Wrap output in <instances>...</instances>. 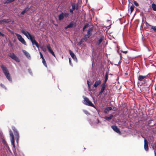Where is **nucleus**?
Instances as JSON below:
<instances>
[{
	"label": "nucleus",
	"instance_id": "nucleus-1",
	"mask_svg": "<svg viewBox=\"0 0 156 156\" xmlns=\"http://www.w3.org/2000/svg\"><path fill=\"white\" fill-rule=\"evenodd\" d=\"M0 67L2 69L3 72L6 78L9 81L12 82V78L7 68L5 66L3 65H1L0 66Z\"/></svg>",
	"mask_w": 156,
	"mask_h": 156
},
{
	"label": "nucleus",
	"instance_id": "nucleus-2",
	"mask_svg": "<svg viewBox=\"0 0 156 156\" xmlns=\"http://www.w3.org/2000/svg\"><path fill=\"white\" fill-rule=\"evenodd\" d=\"M21 32L28 39H30L31 42H32L35 39L34 37L31 35L27 31H26L22 29L21 30Z\"/></svg>",
	"mask_w": 156,
	"mask_h": 156
},
{
	"label": "nucleus",
	"instance_id": "nucleus-3",
	"mask_svg": "<svg viewBox=\"0 0 156 156\" xmlns=\"http://www.w3.org/2000/svg\"><path fill=\"white\" fill-rule=\"evenodd\" d=\"M84 100L83 102L84 104L86 105L95 108V106L93 104H92V102L90 100H89L87 98L85 97L84 98Z\"/></svg>",
	"mask_w": 156,
	"mask_h": 156
},
{
	"label": "nucleus",
	"instance_id": "nucleus-4",
	"mask_svg": "<svg viewBox=\"0 0 156 156\" xmlns=\"http://www.w3.org/2000/svg\"><path fill=\"white\" fill-rule=\"evenodd\" d=\"M93 30V28L91 27L87 31V34L85 35L84 37V40L86 41L92 35V32Z\"/></svg>",
	"mask_w": 156,
	"mask_h": 156
},
{
	"label": "nucleus",
	"instance_id": "nucleus-5",
	"mask_svg": "<svg viewBox=\"0 0 156 156\" xmlns=\"http://www.w3.org/2000/svg\"><path fill=\"white\" fill-rule=\"evenodd\" d=\"M8 56L17 62H20L19 59L13 53H10L8 55Z\"/></svg>",
	"mask_w": 156,
	"mask_h": 156
},
{
	"label": "nucleus",
	"instance_id": "nucleus-6",
	"mask_svg": "<svg viewBox=\"0 0 156 156\" xmlns=\"http://www.w3.org/2000/svg\"><path fill=\"white\" fill-rule=\"evenodd\" d=\"M9 133H10V136L11 138V142L13 146V147L14 148L15 147V140H14V136L13 134V133H12V132L11 130H10L9 131Z\"/></svg>",
	"mask_w": 156,
	"mask_h": 156
},
{
	"label": "nucleus",
	"instance_id": "nucleus-7",
	"mask_svg": "<svg viewBox=\"0 0 156 156\" xmlns=\"http://www.w3.org/2000/svg\"><path fill=\"white\" fill-rule=\"evenodd\" d=\"M12 129L15 136V138L17 142H18L19 138V134L17 129L15 127H13Z\"/></svg>",
	"mask_w": 156,
	"mask_h": 156
},
{
	"label": "nucleus",
	"instance_id": "nucleus-8",
	"mask_svg": "<svg viewBox=\"0 0 156 156\" xmlns=\"http://www.w3.org/2000/svg\"><path fill=\"white\" fill-rule=\"evenodd\" d=\"M16 35L17 39L20 42L25 45L26 44V41L21 35L18 34H16Z\"/></svg>",
	"mask_w": 156,
	"mask_h": 156
},
{
	"label": "nucleus",
	"instance_id": "nucleus-9",
	"mask_svg": "<svg viewBox=\"0 0 156 156\" xmlns=\"http://www.w3.org/2000/svg\"><path fill=\"white\" fill-rule=\"evenodd\" d=\"M107 86V84L103 83L101 85V88L100 91L99 93V94L101 95L102 93L104 92V90H106V87Z\"/></svg>",
	"mask_w": 156,
	"mask_h": 156
},
{
	"label": "nucleus",
	"instance_id": "nucleus-10",
	"mask_svg": "<svg viewBox=\"0 0 156 156\" xmlns=\"http://www.w3.org/2000/svg\"><path fill=\"white\" fill-rule=\"evenodd\" d=\"M111 128L113 129L117 133L121 134V133L119 130V129L117 127L115 126H111Z\"/></svg>",
	"mask_w": 156,
	"mask_h": 156
},
{
	"label": "nucleus",
	"instance_id": "nucleus-11",
	"mask_svg": "<svg viewBox=\"0 0 156 156\" xmlns=\"http://www.w3.org/2000/svg\"><path fill=\"white\" fill-rule=\"evenodd\" d=\"M47 48L48 49V51L54 57H55V55L54 52L51 49L50 44H48L47 45Z\"/></svg>",
	"mask_w": 156,
	"mask_h": 156
},
{
	"label": "nucleus",
	"instance_id": "nucleus-12",
	"mask_svg": "<svg viewBox=\"0 0 156 156\" xmlns=\"http://www.w3.org/2000/svg\"><path fill=\"white\" fill-rule=\"evenodd\" d=\"M147 75L143 76L141 75H139L138 77V80L139 81H143L144 80L147 78Z\"/></svg>",
	"mask_w": 156,
	"mask_h": 156
},
{
	"label": "nucleus",
	"instance_id": "nucleus-13",
	"mask_svg": "<svg viewBox=\"0 0 156 156\" xmlns=\"http://www.w3.org/2000/svg\"><path fill=\"white\" fill-rule=\"evenodd\" d=\"M101 83V80H96L95 81L93 87L95 88H97L98 86L100 85Z\"/></svg>",
	"mask_w": 156,
	"mask_h": 156
},
{
	"label": "nucleus",
	"instance_id": "nucleus-14",
	"mask_svg": "<svg viewBox=\"0 0 156 156\" xmlns=\"http://www.w3.org/2000/svg\"><path fill=\"white\" fill-rule=\"evenodd\" d=\"M69 54L72 57V58L74 60H77V58L75 55V54L73 53V51L71 50H69Z\"/></svg>",
	"mask_w": 156,
	"mask_h": 156
},
{
	"label": "nucleus",
	"instance_id": "nucleus-15",
	"mask_svg": "<svg viewBox=\"0 0 156 156\" xmlns=\"http://www.w3.org/2000/svg\"><path fill=\"white\" fill-rule=\"evenodd\" d=\"M144 148L146 151H147L148 150V142L146 139L144 140Z\"/></svg>",
	"mask_w": 156,
	"mask_h": 156
},
{
	"label": "nucleus",
	"instance_id": "nucleus-16",
	"mask_svg": "<svg viewBox=\"0 0 156 156\" xmlns=\"http://www.w3.org/2000/svg\"><path fill=\"white\" fill-rule=\"evenodd\" d=\"M72 8L70 9V13L73 14V11L76 9V5L75 3H73L72 4Z\"/></svg>",
	"mask_w": 156,
	"mask_h": 156
},
{
	"label": "nucleus",
	"instance_id": "nucleus-17",
	"mask_svg": "<svg viewBox=\"0 0 156 156\" xmlns=\"http://www.w3.org/2000/svg\"><path fill=\"white\" fill-rule=\"evenodd\" d=\"M108 72H106L105 73V79L104 80V82L103 83H104L105 84H107L106 83L107 81V80L108 79Z\"/></svg>",
	"mask_w": 156,
	"mask_h": 156
},
{
	"label": "nucleus",
	"instance_id": "nucleus-18",
	"mask_svg": "<svg viewBox=\"0 0 156 156\" xmlns=\"http://www.w3.org/2000/svg\"><path fill=\"white\" fill-rule=\"evenodd\" d=\"M58 20L59 21H61V20H63L64 18L63 16V12H62L58 16Z\"/></svg>",
	"mask_w": 156,
	"mask_h": 156
},
{
	"label": "nucleus",
	"instance_id": "nucleus-19",
	"mask_svg": "<svg viewBox=\"0 0 156 156\" xmlns=\"http://www.w3.org/2000/svg\"><path fill=\"white\" fill-rule=\"evenodd\" d=\"M23 52L28 58H30V55L27 51L25 50H23Z\"/></svg>",
	"mask_w": 156,
	"mask_h": 156
},
{
	"label": "nucleus",
	"instance_id": "nucleus-20",
	"mask_svg": "<svg viewBox=\"0 0 156 156\" xmlns=\"http://www.w3.org/2000/svg\"><path fill=\"white\" fill-rule=\"evenodd\" d=\"M11 20L10 19H4L2 20V21L3 23H8L11 22Z\"/></svg>",
	"mask_w": 156,
	"mask_h": 156
},
{
	"label": "nucleus",
	"instance_id": "nucleus-21",
	"mask_svg": "<svg viewBox=\"0 0 156 156\" xmlns=\"http://www.w3.org/2000/svg\"><path fill=\"white\" fill-rule=\"evenodd\" d=\"M73 26V22H71L69 25H68L66 27H65V29H67L68 28H72Z\"/></svg>",
	"mask_w": 156,
	"mask_h": 156
},
{
	"label": "nucleus",
	"instance_id": "nucleus-22",
	"mask_svg": "<svg viewBox=\"0 0 156 156\" xmlns=\"http://www.w3.org/2000/svg\"><path fill=\"white\" fill-rule=\"evenodd\" d=\"M103 40V37H101L97 42L96 44L99 45Z\"/></svg>",
	"mask_w": 156,
	"mask_h": 156
},
{
	"label": "nucleus",
	"instance_id": "nucleus-23",
	"mask_svg": "<svg viewBox=\"0 0 156 156\" xmlns=\"http://www.w3.org/2000/svg\"><path fill=\"white\" fill-rule=\"evenodd\" d=\"M112 109V108L111 107H109L106 108L104 110V113H107L109 111Z\"/></svg>",
	"mask_w": 156,
	"mask_h": 156
},
{
	"label": "nucleus",
	"instance_id": "nucleus-24",
	"mask_svg": "<svg viewBox=\"0 0 156 156\" xmlns=\"http://www.w3.org/2000/svg\"><path fill=\"white\" fill-rule=\"evenodd\" d=\"M31 42L33 45L35 44L37 48H39V44L35 39L32 42Z\"/></svg>",
	"mask_w": 156,
	"mask_h": 156
},
{
	"label": "nucleus",
	"instance_id": "nucleus-25",
	"mask_svg": "<svg viewBox=\"0 0 156 156\" xmlns=\"http://www.w3.org/2000/svg\"><path fill=\"white\" fill-rule=\"evenodd\" d=\"M113 117V115H111L109 117L105 116L104 118L105 119H106L107 121H109Z\"/></svg>",
	"mask_w": 156,
	"mask_h": 156
},
{
	"label": "nucleus",
	"instance_id": "nucleus-26",
	"mask_svg": "<svg viewBox=\"0 0 156 156\" xmlns=\"http://www.w3.org/2000/svg\"><path fill=\"white\" fill-rule=\"evenodd\" d=\"M143 89H144L143 91H145V93H149V90H150V89L149 88V87H145Z\"/></svg>",
	"mask_w": 156,
	"mask_h": 156
},
{
	"label": "nucleus",
	"instance_id": "nucleus-27",
	"mask_svg": "<svg viewBox=\"0 0 156 156\" xmlns=\"http://www.w3.org/2000/svg\"><path fill=\"white\" fill-rule=\"evenodd\" d=\"M152 8L153 10L154 11H156V5L154 3L152 4Z\"/></svg>",
	"mask_w": 156,
	"mask_h": 156
},
{
	"label": "nucleus",
	"instance_id": "nucleus-28",
	"mask_svg": "<svg viewBox=\"0 0 156 156\" xmlns=\"http://www.w3.org/2000/svg\"><path fill=\"white\" fill-rule=\"evenodd\" d=\"M149 25L151 29H153L154 32H156V26H153L152 25Z\"/></svg>",
	"mask_w": 156,
	"mask_h": 156
},
{
	"label": "nucleus",
	"instance_id": "nucleus-29",
	"mask_svg": "<svg viewBox=\"0 0 156 156\" xmlns=\"http://www.w3.org/2000/svg\"><path fill=\"white\" fill-rule=\"evenodd\" d=\"M42 63H43V64H44V65L46 67H47V64H46V61L44 58H43V59H42Z\"/></svg>",
	"mask_w": 156,
	"mask_h": 156
},
{
	"label": "nucleus",
	"instance_id": "nucleus-30",
	"mask_svg": "<svg viewBox=\"0 0 156 156\" xmlns=\"http://www.w3.org/2000/svg\"><path fill=\"white\" fill-rule=\"evenodd\" d=\"M89 26V24L87 23H86L85 24V25H84V27H83V31H84V30H85V29L87 28V27H88Z\"/></svg>",
	"mask_w": 156,
	"mask_h": 156
},
{
	"label": "nucleus",
	"instance_id": "nucleus-31",
	"mask_svg": "<svg viewBox=\"0 0 156 156\" xmlns=\"http://www.w3.org/2000/svg\"><path fill=\"white\" fill-rule=\"evenodd\" d=\"M63 15L64 17H67L69 16V14L66 12H63Z\"/></svg>",
	"mask_w": 156,
	"mask_h": 156
},
{
	"label": "nucleus",
	"instance_id": "nucleus-32",
	"mask_svg": "<svg viewBox=\"0 0 156 156\" xmlns=\"http://www.w3.org/2000/svg\"><path fill=\"white\" fill-rule=\"evenodd\" d=\"M28 10L27 9H25L21 12V14L22 15H24L25 13L28 11Z\"/></svg>",
	"mask_w": 156,
	"mask_h": 156
},
{
	"label": "nucleus",
	"instance_id": "nucleus-33",
	"mask_svg": "<svg viewBox=\"0 0 156 156\" xmlns=\"http://www.w3.org/2000/svg\"><path fill=\"white\" fill-rule=\"evenodd\" d=\"M134 6L133 5H132L130 7V10L131 12H132L134 10Z\"/></svg>",
	"mask_w": 156,
	"mask_h": 156
},
{
	"label": "nucleus",
	"instance_id": "nucleus-34",
	"mask_svg": "<svg viewBox=\"0 0 156 156\" xmlns=\"http://www.w3.org/2000/svg\"><path fill=\"white\" fill-rule=\"evenodd\" d=\"M15 0H7L6 2V3H11L14 1Z\"/></svg>",
	"mask_w": 156,
	"mask_h": 156
},
{
	"label": "nucleus",
	"instance_id": "nucleus-35",
	"mask_svg": "<svg viewBox=\"0 0 156 156\" xmlns=\"http://www.w3.org/2000/svg\"><path fill=\"white\" fill-rule=\"evenodd\" d=\"M3 143L5 145V146L6 147H7L8 148V149L9 150V146H8V144L6 143V142L5 141H4Z\"/></svg>",
	"mask_w": 156,
	"mask_h": 156
},
{
	"label": "nucleus",
	"instance_id": "nucleus-36",
	"mask_svg": "<svg viewBox=\"0 0 156 156\" xmlns=\"http://www.w3.org/2000/svg\"><path fill=\"white\" fill-rule=\"evenodd\" d=\"M41 48L45 52L46 51V49L45 48L43 47H41Z\"/></svg>",
	"mask_w": 156,
	"mask_h": 156
},
{
	"label": "nucleus",
	"instance_id": "nucleus-37",
	"mask_svg": "<svg viewBox=\"0 0 156 156\" xmlns=\"http://www.w3.org/2000/svg\"><path fill=\"white\" fill-rule=\"evenodd\" d=\"M39 53L41 57L42 58V59H43V58H44L43 56V55L41 53V52H40Z\"/></svg>",
	"mask_w": 156,
	"mask_h": 156
},
{
	"label": "nucleus",
	"instance_id": "nucleus-38",
	"mask_svg": "<svg viewBox=\"0 0 156 156\" xmlns=\"http://www.w3.org/2000/svg\"><path fill=\"white\" fill-rule=\"evenodd\" d=\"M134 5L136 6H138L139 5L136 2L134 1Z\"/></svg>",
	"mask_w": 156,
	"mask_h": 156
},
{
	"label": "nucleus",
	"instance_id": "nucleus-39",
	"mask_svg": "<svg viewBox=\"0 0 156 156\" xmlns=\"http://www.w3.org/2000/svg\"><path fill=\"white\" fill-rule=\"evenodd\" d=\"M87 85H88V87H90V82L89 81V80H87Z\"/></svg>",
	"mask_w": 156,
	"mask_h": 156
},
{
	"label": "nucleus",
	"instance_id": "nucleus-40",
	"mask_svg": "<svg viewBox=\"0 0 156 156\" xmlns=\"http://www.w3.org/2000/svg\"><path fill=\"white\" fill-rule=\"evenodd\" d=\"M0 36H2V37H4L5 36V35L2 33L0 32Z\"/></svg>",
	"mask_w": 156,
	"mask_h": 156
},
{
	"label": "nucleus",
	"instance_id": "nucleus-41",
	"mask_svg": "<svg viewBox=\"0 0 156 156\" xmlns=\"http://www.w3.org/2000/svg\"><path fill=\"white\" fill-rule=\"evenodd\" d=\"M0 85H1V87H2L3 88H4L5 87V86L2 83H1L0 84Z\"/></svg>",
	"mask_w": 156,
	"mask_h": 156
},
{
	"label": "nucleus",
	"instance_id": "nucleus-42",
	"mask_svg": "<svg viewBox=\"0 0 156 156\" xmlns=\"http://www.w3.org/2000/svg\"><path fill=\"white\" fill-rule=\"evenodd\" d=\"M79 9V7H78V4H77L76 6V9L77 10L78 9Z\"/></svg>",
	"mask_w": 156,
	"mask_h": 156
},
{
	"label": "nucleus",
	"instance_id": "nucleus-43",
	"mask_svg": "<svg viewBox=\"0 0 156 156\" xmlns=\"http://www.w3.org/2000/svg\"><path fill=\"white\" fill-rule=\"evenodd\" d=\"M69 63L70 65H71V58H69Z\"/></svg>",
	"mask_w": 156,
	"mask_h": 156
},
{
	"label": "nucleus",
	"instance_id": "nucleus-44",
	"mask_svg": "<svg viewBox=\"0 0 156 156\" xmlns=\"http://www.w3.org/2000/svg\"><path fill=\"white\" fill-rule=\"evenodd\" d=\"M122 52H123V53L126 54L127 53V51H122Z\"/></svg>",
	"mask_w": 156,
	"mask_h": 156
},
{
	"label": "nucleus",
	"instance_id": "nucleus-45",
	"mask_svg": "<svg viewBox=\"0 0 156 156\" xmlns=\"http://www.w3.org/2000/svg\"><path fill=\"white\" fill-rule=\"evenodd\" d=\"M84 112L86 113V114H88V112L86 110L84 111Z\"/></svg>",
	"mask_w": 156,
	"mask_h": 156
},
{
	"label": "nucleus",
	"instance_id": "nucleus-46",
	"mask_svg": "<svg viewBox=\"0 0 156 156\" xmlns=\"http://www.w3.org/2000/svg\"><path fill=\"white\" fill-rule=\"evenodd\" d=\"M151 122V120H150L148 121V124H150Z\"/></svg>",
	"mask_w": 156,
	"mask_h": 156
},
{
	"label": "nucleus",
	"instance_id": "nucleus-47",
	"mask_svg": "<svg viewBox=\"0 0 156 156\" xmlns=\"http://www.w3.org/2000/svg\"><path fill=\"white\" fill-rule=\"evenodd\" d=\"M3 23L2 21V20H0V25L1 24Z\"/></svg>",
	"mask_w": 156,
	"mask_h": 156
},
{
	"label": "nucleus",
	"instance_id": "nucleus-48",
	"mask_svg": "<svg viewBox=\"0 0 156 156\" xmlns=\"http://www.w3.org/2000/svg\"><path fill=\"white\" fill-rule=\"evenodd\" d=\"M28 71H29V72H30V71H31V69H28Z\"/></svg>",
	"mask_w": 156,
	"mask_h": 156
},
{
	"label": "nucleus",
	"instance_id": "nucleus-49",
	"mask_svg": "<svg viewBox=\"0 0 156 156\" xmlns=\"http://www.w3.org/2000/svg\"><path fill=\"white\" fill-rule=\"evenodd\" d=\"M155 147L156 148V142L155 143Z\"/></svg>",
	"mask_w": 156,
	"mask_h": 156
},
{
	"label": "nucleus",
	"instance_id": "nucleus-50",
	"mask_svg": "<svg viewBox=\"0 0 156 156\" xmlns=\"http://www.w3.org/2000/svg\"><path fill=\"white\" fill-rule=\"evenodd\" d=\"M81 44V43H79V44Z\"/></svg>",
	"mask_w": 156,
	"mask_h": 156
},
{
	"label": "nucleus",
	"instance_id": "nucleus-51",
	"mask_svg": "<svg viewBox=\"0 0 156 156\" xmlns=\"http://www.w3.org/2000/svg\"><path fill=\"white\" fill-rule=\"evenodd\" d=\"M154 153H155V154H156V152H155V151H154Z\"/></svg>",
	"mask_w": 156,
	"mask_h": 156
},
{
	"label": "nucleus",
	"instance_id": "nucleus-52",
	"mask_svg": "<svg viewBox=\"0 0 156 156\" xmlns=\"http://www.w3.org/2000/svg\"><path fill=\"white\" fill-rule=\"evenodd\" d=\"M146 24H148V23H147V22H146Z\"/></svg>",
	"mask_w": 156,
	"mask_h": 156
}]
</instances>
